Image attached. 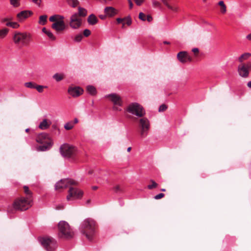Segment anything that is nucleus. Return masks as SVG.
<instances>
[{
    "mask_svg": "<svg viewBox=\"0 0 251 251\" xmlns=\"http://www.w3.org/2000/svg\"><path fill=\"white\" fill-rule=\"evenodd\" d=\"M140 135L141 138H146L150 128V123L146 118H142L139 120Z\"/></svg>",
    "mask_w": 251,
    "mask_h": 251,
    "instance_id": "nucleus-7",
    "label": "nucleus"
},
{
    "mask_svg": "<svg viewBox=\"0 0 251 251\" xmlns=\"http://www.w3.org/2000/svg\"><path fill=\"white\" fill-rule=\"evenodd\" d=\"M87 21L89 25H95L98 23V19L95 15L91 14L88 17Z\"/></svg>",
    "mask_w": 251,
    "mask_h": 251,
    "instance_id": "nucleus-22",
    "label": "nucleus"
},
{
    "mask_svg": "<svg viewBox=\"0 0 251 251\" xmlns=\"http://www.w3.org/2000/svg\"><path fill=\"white\" fill-rule=\"evenodd\" d=\"M58 228L62 235L66 238H70L73 236L74 233L71 231L68 223L65 221H60L58 224Z\"/></svg>",
    "mask_w": 251,
    "mask_h": 251,
    "instance_id": "nucleus-8",
    "label": "nucleus"
},
{
    "mask_svg": "<svg viewBox=\"0 0 251 251\" xmlns=\"http://www.w3.org/2000/svg\"><path fill=\"white\" fill-rule=\"evenodd\" d=\"M29 130V129L28 128L26 129H25V132H28Z\"/></svg>",
    "mask_w": 251,
    "mask_h": 251,
    "instance_id": "nucleus-64",
    "label": "nucleus"
},
{
    "mask_svg": "<svg viewBox=\"0 0 251 251\" xmlns=\"http://www.w3.org/2000/svg\"><path fill=\"white\" fill-rule=\"evenodd\" d=\"M91 34V31L89 29H85L84 31H83V35L85 37H88Z\"/></svg>",
    "mask_w": 251,
    "mask_h": 251,
    "instance_id": "nucleus-43",
    "label": "nucleus"
},
{
    "mask_svg": "<svg viewBox=\"0 0 251 251\" xmlns=\"http://www.w3.org/2000/svg\"><path fill=\"white\" fill-rule=\"evenodd\" d=\"M164 194H163V193H159V194L156 195V196H155L154 198L155 200H158V199L162 198L163 197H164Z\"/></svg>",
    "mask_w": 251,
    "mask_h": 251,
    "instance_id": "nucleus-44",
    "label": "nucleus"
},
{
    "mask_svg": "<svg viewBox=\"0 0 251 251\" xmlns=\"http://www.w3.org/2000/svg\"><path fill=\"white\" fill-rule=\"evenodd\" d=\"M51 124L50 121H48L47 119H44L40 124L39 127L43 130L47 129Z\"/></svg>",
    "mask_w": 251,
    "mask_h": 251,
    "instance_id": "nucleus-21",
    "label": "nucleus"
},
{
    "mask_svg": "<svg viewBox=\"0 0 251 251\" xmlns=\"http://www.w3.org/2000/svg\"><path fill=\"white\" fill-rule=\"evenodd\" d=\"M125 20V18L124 19H122V18H117V22L118 24H120L121 23H122V22H123Z\"/></svg>",
    "mask_w": 251,
    "mask_h": 251,
    "instance_id": "nucleus-52",
    "label": "nucleus"
},
{
    "mask_svg": "<svg viewBox=\"0 0 251 251\" xmlns=\"http://www.w3.org/2000/svg\"><path fill=\"white\" fill-rule=\"evenodd\" d=\"M95 221L91 219L84 220L80 226L81 232L90 240L95 232Z\"/></svg>",
    "mask_w": 251,
    "mask_h": 251,
    "instance_id": "nucleus-2",
    "label": "nucleus"
},
{
    "mask_svg": "<svg viewBox=\"0 0 251 251\" xmlns=\"http://www.w3.org/2000/svg\"><path fill=\"white\" fill-rule=\"evenodd\" d=\"M9 32V29L6 28H3L0 29V38L3 39L5 38Z\"/></svg>",
    "mask_w": 251,
    "mask_h": 251,
    "instance_id": "nucleus-27",
    "label": "nucleus"
},
{
    "mask_svg": "<svg viewBox=\"0 0 251 251\" xmlns=\"http://www.w3.org/2000/svg\"><path fill=\"white\" fill-rule=\"evenodd\" d=\"M127 0L129 3V8L130 9L132 8L133 4L131 0Z\"/></svg>",
    "mask_w": 251,
    "mask_h": 251,
    "instance_id": "nucleus-53",
    "label": "nucleus"
},
{
    "mask_svg": "<svg viewBox=\"0 0 251 251\" xmlns=\"http://www.w3.org/2000/svg\"><path fill=\"white\" fill-rule=\"evenodd\" d=\"M152 5L154 7H160V3L155 0H152Z\"/></svg>",
    "mask_w": 251,
    "mask_h": 251,
    "instance_id": "nucleus-40",
    "label": "nucleus"
},
{
    "mask_svg": "<svg viewBox=\"0 0 251 251\" xmlns=\"http://www.w3.org/2000/svg\"><path fill=\"white\" fill-rule=\"evenodd\" d=\"M218 4L221 6V12L222 13H225L226 11V7L223 0H221L218 2Z\"/></svg>",
    "mask_w": 251,
    "mask_h": 251,
    "instance_id": "nucleus-32",
    "label": "nucleus"
},
{
    "mask_svg": "<svg viewBox=\"0 0 251 251\" xmlns=\"http://www.w3.org/2000/svg\"><path fill=\"white\" fill-rule=\"evenodd\" d=\"M67 3L72 7H76L79 3L78 0H66Z\"/></svg>",
    "mask_w": 251,
    "mask_h": 251,
    "instance_id": "nucleus-29",
    "label": "nucleus"
},
{
    "mask_svg": "<svg viewBox=\"0 0 251 251\" xmlns=\"http://www.w3.org/2000/svg\"><path fill=\"white\" fill-rule=\"evenodd\" d=\"M171 10L174 11H176L177 9V8L173 7V9H171Z\"/></svg>",
    "mask_w": 251,
    "mask_h": 251,
    "instance_id": "nucleus-59",
    "label": "nucleus"
},
{
    "mask_svg": "<svg viewBox=\"0 0 251 251\" xmlns=\"http://www.w3.org/2000/svg\"><path fill=\"white\" fill-rule=\"evenodd\" d=\"M97 181H98V183H102V182H101V181H100V180L98 179Z\"/></svg>",
    "mask_w": 251,
    "mask_h": 251,
    "instance_id": "nucleus-63",
    "label": "nucleus"
},
{
    "mask_svg": "<svg viewBox=\"0 0 251 251\" xmlns=\"http://www.w3.org/2000/svg\"><path fill=\"white\" fill-rule=\"evenodd\" d=\"M76 184L77 182L74 180L69 178L63 179H61L56 183L55 185V189L56 190H59L60 189L65 188L69 187L70 185H76Z\"/></svg>",
    "mask_w": 251,
    "mask_h": 251,
    "instance_id": "nucleus-13",
    "label": "nucleus"
},
{
    "mask_svg": "<svg viewBox=\"0 0 251 251\" xmlns=\"http://www.w3.org/2000/svg\"><path fill=\"white\" fill-rule=\"evenodd\" d=\"M247 39H249V40H251V34H248L247 37H246Z\"/></svg>",
    "mask_w": 251,
    "mask_h": 251,
    "instance_id": "nucleus-56",
    "label": "nucleus"
},
{
    "mask_svg": "<svg viewBox=\"0 0 251 251\" xmlns=\"http://www.w3.org/2000/svg\"><path fill=\"white\" fill-rule=\"evenodd\" d=\"M78 122V121L77 119V118H75L74 119V122H73V123H74V125H75V124L77 123Z\"/></svg>",
    "mask_w": 251,
    "mask_h": 251,
    "instance_id": "nucleus-57",
    "label": "nucleus"
},
{
    "mask_svg": "<svg viewBox=\"0 0 251 251\" xmlns=\"http://www.w3.org/2000/svg\"><path fill=\"white\" fill-rule=\"evenodd\" d=\"M24 192H25V193L26 195L25 198L28 199L29 198L30 200H32V193L29 190L28 187L27 186H25L24 187Z\"/></svg>",
    "mask_w": 251,
    "mask_h": 251,
    "instance_id": "nucleus-26",
    "label": "nucleus"
},
{
    "mask_svg": "<svg viewBox=\"0 0 251 251\" xmlns=\"http://www.w3.org/2000/svg\"><path fill=\"white\" fill-rule=\"evenodd\" d=\"M139 18L143 21H145L146 20V15L142 12H140L139 14Z\"/></svg>",
    "mask_w": 251,
    "mask_h": 251,
    "instance_id": "nucleus-41",
    "label": "nucleus"
},
{
    "mask_svg": "<svg viewBox=\"0 0 251 251\" xmlns=\"http://www.w3.org/2000/svg\"><path fill=\"white\" fill-rule=\"evenodd\" d=\"M83 90L79 87H70L69 88L68 92L73 97H77L82 94Z\"/></svg>",
    "mask_w": 251,
    "mask_h": 251,
    "instance_id": "nucleus-16",
    "label": "nucleus"
},
{
    "mask_svg": "<svg viewBox=\"0 0 251 251\" xmlns=\"http://www.w3.org/2000/svg\"><path fill=\"white\" fill-rule=\"evenodd\" d=\"M192 51L194 53H198L199 52V49L198 48H194L192 49Z\"/></svg>",
    "mask_w": 251,
    "mask_h": 251,
    "instance_id": "nucleus-54",
    "label": "nucleus"
},
{
    "mask_svg": "<svg viewBox=\"0 0 251 251\" xmlns=\"http://www.w3.org/2000/svg\"><path fill=\"white\" fill-rule=\"evenodd\" d=\"M53 78L57 82L61 81L64 78L63 74L56 73L53 75Z\"/></svg>",
    "mask_w": 251,
    "mask_h": 251,
    "instance_id": "nucleus-31",
    "label": "nucleus"
},
{
    "mask_svg": "<svg viewBox=\"0 0 251 251\" xmlns=\"http://www.w3.org/2000/svg\"><path fill=\"white\" fill-rule=\"evenodd\" d=\"M131 149V147H128V148H127V151L128 152H129V151H130Z\"/></svg>",
    "mask_w": 251,
    "mask_h": 251,
    "instance_id": "nucleus-61",
    "label": "nucleus"
},
{
    "mask_svg": "<svg viewBox=\"0 0 251 251\" xmlns=\"http://www.w3.org/2000/svg\"><path fill=\"white\" fill-rule=\"evenodd\" d=\"M144 0H134L136 4L139 6L141 5Z\"/></svg>",
    "mask_w": 251,
    "mask_h": 251,
    "instance_id": "nucleus-49",
    "label": "nucleus"
},
{
    "mask_svg": "<svg viewBox=\"0 0 251 251\" xmlns=\"http://www.w3.org/2000/svg\"><path fill=\"white\" fill-rule=\"evenodd\" d=\"M57 21H64V17L61 15H56Z\"/></svg>",
    "mask_w": 251,
    "mask_h": 251,
    "instance_id": "nucleus-46",
    "label": "nucleus"
},
{
    "mask_svg": "<svg viewBox=\"0 0 251 251\" xmlns=\"http://www.w3.org/2000/svg\"><path fill=\"white\" fill-rule=\"evenodd\" d=\"M163 43L165 44H170V42H167V41H164Z\"/></svg>",
    "mask_w": 251,
    "mask_h": 251,
    "instance_id": "nucleus-62",
    "label": "nucleus"
},
{
    "mask_svg": "<svg viewBox=\"0 0 251 251\" xmlns=\"http://www.w3.org/2000/svg\"><path fill=\"white\" fill-rule=\"evenodd\" d=\"M78 12L77 13V15L78 17H85L87 14V10L82 7H78Z\"/></svg>",
    "mask_w": 251,
    "mask_h": 251,
    "instance_id": "nucleus-24",
    "label": "nucleus"
},
{
    "mask_svg": "<svg viewBox=\"0 0 251 251\" xmlns=\"http://www.w3.org/2000/svg\"><path fill=\"white\" fill-rule=\"evenodd\" d=\"M124 21H125L126 22L123 23V26L125 25V24H126L127 25L129 26V25H131V24L132 23L131 19L129 17H127L126 18H125Z\"/></svg>",
    "mask_w": 251,
    "mask_h": 251,
    "instance_id": "nucleus-38",
    "label": "nucleus"
},
{
    "mask_svg": "<svg viewBox=\"0 0 251 251\" xmlns=\"http://www.w3.org/2000/svg\"><path fill=\"white\" fill-rule=\"evenodd\" d=\"M51 27L57 32H60L64 30L66 28V25L64 21H56L51 25Z\"/></svg>",
    "mask_w": 251,
    "mask_h": 251,
    "instance_id": "nucleus-15",
    "label": "nucleus"
},
{
    "mask_svg": "<svg viewBox=\"0 0 251 251\" xmlns=\"http://www.w3.org/2000/svg\"><path fill=\"white\" fill-rule=\"evenodd\" d=\"M87 91L91 95H95L96 94V88L92 85H89L87 87Z\"/></svg>",
    "mask_w": 251,
    "mask_h": 251,
    "instance_id": "nucleus-28",
    "label": "nucleus"
},
{
    "mask_svg": "<svg viewBox=\"0 0 251 251\" xmlns=\"http://www.w3.org/2000/svg\"><path fill=\"white\" fill-rule=\"evenodd\" d=\"M69 25L73 29H77L82 24V19L78 17L77 13H75L70 18Z\"/></svg>",
    "mask_w": 251,
    "mask_h": 251,
    "instance_id": "nucleus-9",
    "label": "nucleus"
},
{
    "mask_svg": "<svg viewBox=\"0 0 251 251\" xmlns=\"http://www.w3.org/2000/svg\"><path fill=\"white\" fill-rule=\"evenodd\" d=\"M74 126V123L73 122L70 121L66 123L64 125V128L66 130H70L73 128Z\"/></svg>",
    "mask_w": 251,
    "mask_h": 251,
    "instance_id": "nucleus-33",
    "label": "nucleus"
},
{
    "mask_svg": "<svg viewBox=\"0 0 251 251\" xmlns=\"http://www.w3.org/2000/svg\"><path fill=\"white\" fill-rule=\"evenodd\" d=\"M126 111L134 115L142 117L145 115V111L143 107L138 103L133 102L128 105Z\"/></svg>",
    "mask_w": 251,
    "mask_h": 251,
    "instance_id": "nucleus-5",
    "label": "nucleus"
},
{
    "mask_svg": "<svg viewBox=\"0 0 251 251\" xmlns=\"http://www.w3.org/2000/svg\"><path fill=\"white\" fill-rule=\"evenodd\" d=\"M32 14V12L29 10H24L18 13L17 17L19 22H22L29 17Z\"/></svg>",
    "mask_w": 251,
    "mask_h": 251,
    "instance_id": "nucleus-18",
    "label": "nucleus"
},
{
    "mask_svg": "<svg viewBox=\"0 0 251 251\" xmlns=\"http://www.w3.org/2000/svg\"><path fill=\"white\" fill-rule=\"evenodd\" d=\"M64 207V205L63 204H59L56 206L55 209L56 210H61L63 209Z\"/></svg>",
    "mask_w": 251,
    "mask_h": 251,
    "instance_id": "nucleus-47",
    "label": "nucleus"
},
{
    "mask_svg": "<svg viewBox=\"0 0 251 251\" xmlns=\"http://www.w3.org/2000/svg\"><path fill=\"white\" fill-rule=\"evenodd\" d=\"M250 70H251V62H250L241 63L238 66L239 75L242 77H248Z\"/></svg>",
    "mask_w": 251,
    "mask_h": 251,
    "instance_id": "nucleus-10",
    "label": "nucleus"
},
{
    "mask_svg": "<svg viewBox=\"0 0 251 251\" xmlns=\"http://www.w3.org/2000/svg\"><path fill=\"white\" fill-rule=\"evenodd\" d=\"M32 1L39 6L41 2V0H32Z\"/></svg>",
    "mask_w": 251,
    "mask_h": 251,
    "instance_id": "nucleus-50",
    "label": "nucleus"
},
{
    "mask_svg": "<svg viewBox=\"0 0 251 251\" xmlns=\"http://www.w3.org/2000/svg\"><path fill=\"white\" fill-rule=\"evenodd\" d=\"M39 241L47 251H54L57 247L56 240L51 237H44Z\"/></svg>",
    "mask_w": 251,
    "mask_h": 251,
    "instance_id": "nucleus-6",
    "label": "nucleus"
},
{
    "mask_svg": "<svg viewBox=\"0 0 251 251\" xmlns=\"http://www.w3.org/2000/svg\"><path fill=\"white\" fill-rule=\"evenodd\" d=\"M59 150L63 156L70 157L74 153L75 149L73 146L67 144H64L61 146Z\"/></svg>",
    "mask_w": 251,
    "mask_h": 251,
    "instance_id": "nucleus-12",
    "label": "nucleus"
},
{
    "mask_svg": "<svg viewBox=\"0 0 251 251\" xmlns=\"http://www.w3.org/2000/svg\"><path fill=\"white\" fill-rule=\"evenodd\" d=\"M11 18H6L3 20V22H6L5 25L7 26H9L15 29L19 28L20 27V25L17 22H11Z\"/></svg>",
    "mask_w": 251,
    "mask_h": 251,
    "instance_id": "nucleus-19",
    "label": "nucleus"
},
{
    "mask_svg": "<svg viewBox=\"0 0 251 251\" xmlns=\"http://www.w3.org/2000/svg\"><path fill=\"white\" fill-rule=\"evenodd\" d=\"M113 190L115 192H118L121 191V188L119 185H116L114 187Z\"/></svg>",
    "mask_w": 251,
    "mask_h": 251,
    "instance_id": "nucleus-48",
    "label": "nucleus"
},
{
    "mask_svg": "<svg viewBox=\"0 0 251 251\" xmlns=\"http://www.w3.org/2000/svg\"><path fill=\"white\" fill-rule=\"evenodd\" d=\"M83 35L81 34H78L75 36L74 41L76 42H79L81 41Z\"/></svg>",
    "mask_w": 251,
    "mask_h": 251,
    "instance_id": "nucleus-37",
    "label": "nucleus"
},
{
    "mask_svg": "<svg viewBox=\"0 0 251 251\" xmlns=\"http://www.w3.org/2000/svg\"><path fill=\"white\" fill-rule=\"evenodd\" d=\"M32 200L29 198H22L16 200L13 203V207L15 209L21 211H24L28 209L31 206Z\"/></svg>",
    "mask_w": 251,
    "mask_h": 251,
    "instance_id": "nucleus-4",
    "label": "nucleus"
},
{
    "mask_svg": "<svg viewBox=\"0 0 251 251\" xmlns=\"http://www.w3.org/2000/svg\"><path fill=\"white\" fill-rule=\"evenodd\" d=\"M42 31L48 36L50 40L52 41L55 40V36L50 30H48L45 27H44L42 29Z\"/></svg>",
    "mask_w": 251,
    "mask_h": 251,
    "instance_id": "nucleus-23",
    "label": "nucleus"
},
{
    "mask_svg": "<svg viewBox=\"0 0 251 251\" xmlns=\"http://www.w3.org/2000/svg\"><path fill=\"white\" fill-rule=\"evenodd\" d=\"M10 3L14 7H18L20 5V0H10Z\"/></svg>",
    "mask_w": 251,
    "mask_h": 251,
    "instance_id": "nucleus-34",
    "label": "nucleus"
},
{
    "mask_svg": "<svg viewBox=\"0 0 251 251\" xmlns=\"http://www.w3.org/2000/svg\"><path fill=\"white\" fill-rule=\"evenodd\" d=\"M44 88H47V86H43V85H35V88L39 93H42L43 92Z\"/></svg>",
    "mask_w": 251,
    "mask_h": 251,
    "instance_id": "nucleus-39",
    "label": "nucleus"
},
{
    "mask_svg": "<svg viewBox=\"0 0 251 251\" xmlns=\"http://www.w3.org/2000/svg\"><path fill=\"white\" fill-rule=\"evenodd\" d=\"M247 86L250 88H251V81L248 82Z\"/></svg>",
    "mask_w": 251,
    "mask_h": 251,
    "instance_id": "nucleus-55",
    "label": "nucleus"
},
{
    "mask_svg": "<svg viewBox=\"0 0 251 251\" xmlns=\"http://www.w3.org/2000/svg\"><path fill=\"white\" fill-rule=\"evenodd\" d=\"M251 56V53H245L242 54L238 58V61L240 63L243 62L244 60H247L248 58Z\"/></svg>",
    "mask_w": 251,
    "mask_h": 251,
    "instance_id": "nucleus-25",
    "label": "nucleus"
},
{
    "mask_svg": "<svg viewBox=\"0 0 251 251\" xmlns=\"http://www.w3.org/2000/svg\"><path fill=\"white\" fill-rule=\"evenodd\" d=\"M150 181L151 184L148 186V188L149 189H152L157 186L158 184L153 180L151 179Z\"/></svg>",
    "mask_w": 251,
    "mask_h": 251,
    "instance_id": "nucleus-35",
    "label": "nucleus"
},
{
    "mask_svg": "<svg viewBox=\"0 0 251 251\" xmlns=\"http://www.w3.org/2000/svg\"><path fill=\"white\" fill-rule=\"evenodd\" d=\"M105 97L106 98H109L110 100L113 102L114 104L113 109L114 110H121V109L118 108L117 107V106H122L123 104L122 99L119 95L116 93H112L111 94L106 95Z\"/></svg>",
    "mask_w": 251,
    "mask_h": 251,
    "instance_id": "nucleus-11",
    "label": "nucleus"
},
{
    "mask_svg": "<svg viewBox=\"0 0 251 251\" xmlns=\"http://www.w3.org/2000/svg\"><path fill=\"white\" fill-rule=\"evenodd\" d=\"M47 17H48L46 15L40 16L39 17L38 23L41 25H45L47 22Z\"/></svg>",
    "mask_w": 251,
    "mask_h": 251,
    "instance_id": "nucleus-30",
    "label": "nucleus"
},
{
    "mask_svg": "<svg viewBox=\"0 0 251 251\" xmlns=\"http://www.w3.org/2000/svg\"><path fill=\"white\" fill-rule=\"evenodd\" d=\"M35 84L32 82H25V86L27 87V88H31V89H33V88H35Z\"/></svg>",
    "mask_w": 251,
    "mask_h": 251,
    "instance_id": "nucleus-36",
    "label": "nucleus"
},
{
    "mask_svg": "<svg viewBox=\"0 0 251 251\" xmlns=\"http://www.w3.org/2000/svg\"><path fill=\"white\" fill-rule=\"evenodd\" d=\"M98 187L97 186H94L92 187V189L94 190H97L98 189Z\"/></svg>",
    "mask_w": 251,
    "mask_h": 251,
    "instance_id": "nucleus-58",
    "label": "nucleus"
},
{
    "mask_svg": "<svg viewBox=\"0 0 251 251\" xmlns=\"http://www.w3.org/2000/svg\"><path fill=\"white\" fill-rule=\"evenodd\" d=\"M83 195V192L76 188L70 187L69 191V195L67 196V200L70 201L71 198L76 199L81 198Z\"/></svg>",
    "mask_w": 251,
    "mask_h": 251,
    "instance_id": "nucleus-14",
    "label": "nucleus"
},
{
    "mask_svg": "<svg viewBox=\"0 0 251 251\" xmlns=\"http://www.w3.org/2000/svg\"><path fill=\"white\" fill-rule=\"evenodd\" d=\"M177 58L182 63H186L188 61H191V58L188 55L187 52L184 51L178 52L177 55Z\"/></svg>",
    "mask_w": 251,
    "mask_h": 251,
    "instance_id": "nucleus-17",
    "label": "nucleus"
},
{
    "mask_svg": "<svg viewBox=\"0 0 251 251\" xmlns=\"http://www.w3.org/2000/svg\"><path fill=\"white\" fill-rule=\"evenodd\" d=\"M36 141L42 144L38 148V151H45L50 148L52 143L49 139L48 135L45 133H42L38 135L36 138Z\"/></svg>",
    "mask_w": 251,
    "mask_h": 251,
    "instance_id": "nucleus-3",
    "label": "nucleus"
},
{
    "mask_svg": "<svg viewBox=\"0 0 251 251\" xmlns=\"http://www.w3.org/2000/svg\"><path fill=\"white\" fill-rule=\"evenodd\" d=\"M49 20L50 22H52L54 23L56 22V21H57L56 15H54L53 16H50V17Z\"/></svg>",
    "mask_w": 251,
    "mask_h": 251,
    "instance_id": "nucleus-45",
    "label": "nucleus"
},
{
    "mask_svg": "<svg viewBox=\"0 0 251 251\" xmlns=\"http://www.w3.org/2000/svg\"><path fill=\"white\" fill-rule=\"evenodd\" d=\"M104 12L105 14L109 17H112L117 14L116 9L111 6L105 7Z\"/></svg>",
    "mask_w": 251,
    "mask_h": 251,
    "instance_id": "nucleus-20",
    "label": "nucleus"
},
{
    "mask_svg": "<svg viewBox=\"0 0 251 251\" xmlns=\"http://www.w3.org/2000/svg\"><path fill=\"white\" fill-rule=\"evenodd\" d=\"M100 18L101 19H104V18H105V16H103V15H100Z\"/></svg>",
    "mask_w": 251,
    "mask_h": 251,
    "instance_id": "nucleus-60",
    "label": "nucleus"
},
{
    "mask_svg": "<svg viewBox=\"0 0 251 251\" xmlns=\"http://www.w3.org/2000/svg\"><path fill=\"white\" fill-rule=\"evenodd\" d=\"M12 40L16 45L27 47L31 41V35L26 32L16 31L13 33Z\"/></svg>",
    "mask_w": 251,
    "mask_h": 251,
    "instance_id": "nucleus-1",
    "label": "nucleus"
},
{
    "mask_svg": "<svg viewBox=\"0 0 251 251\" xmlns=\"http://www.w3.org/2000/svg\"><path fill=\"white\" fill-rule=\"evenodd\" d=\"M167 106L165 104H162L161 105H160L159 107V109H158V111L159 112H162V111H164L165 110H166L167 109Z\"/></svg>",
    "mask_w": 251,
    "mask_h": 251,
    "instance_id": "nucleus-42",
    "label": "nucleus"
},
{
    "mask_svg": "<svg viewBox=\"0 0 251 251\" xmlns=\"http://www.w3.org/2000/svg\"><path fill=\"white\" fill-rule=\"evenodd\" d=\"M147 20L148 22H150L152 20V18L150 15H148L147 17Z\"/></svg>",
    "mask_w": 251,
    "mask_h": 251,
    "instance_id": "nucleus-51",
    "label": "nucleus"
}]
</instances>
